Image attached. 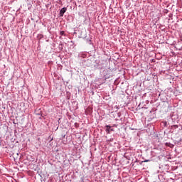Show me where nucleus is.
Returning <instances> with one entry per match:
<instances>
[{"mask_svg": "<svg viewBox=\"0 0 182 182\" xmlns=\"http://www.w3.org/2000/svg\"><path fill=\"white\" fill-rule=\"evenodd\" d=\"M149 161H150V160H145V161H142L141 163H149Z\"/></svg>", "mask_w": 182, "mask_h": 182, "instance_id": "obj_4", "label": "nucleus"}, {"mask_svg": "<svg viewBox=\"0 0 182 182\" xmlns=\"http://www.w3.org/2000/svg\"><path fill=\"white\" fill-rule=\"evenodd\" d=\"M60 35H65V31H60Z\"/></svg>", "mask_w": 182, "mask_h": 182, "instance_id": "obj_5", "label": "nucleus"}, {"mask_svg": "<svg viewBox=\"0 0 182 182\" xmlns=\"http://www.w3.org/2000/svg\"><path fill=\"white\" fill-rule=\"evenodd\" d=\"M66 11H67L66 7L61 9V10L60 11V16H63V15L65 14V12H66Z\"/></svg>", "mask_w": 182, "mask_h": 182, "instance_id": "obj_2", "label": "nucleus"}, {"mask_svg": "<svg viewBox=\"0 0 182 182\" xmlns=\"http://www.w3.org/2000/svg\"><path fill=\"white\" fill-rule=\"evenodd\" d=\"M36 114H42V111L41 110V109H36L35 111Z\"/></svg>", "mask_w": 182, "mask_h": 182, "instance_id": "obj_3", "label": "nucleus"}, {"mask_svg": "<svg viewBox=\"0 0 182 182\" xmlns=\"http://www.w3.org/2000/svg\"><path fill=\"white\" fill-rule=\"evenodd\" d=\"M105 127H106L105 132L108 134H110V132H114V129H113V127L110 125H107Z\"/></svg>", "mask_w": 182, "mask_h": 182, "instance_id": "obj_1", "label": "nucleus"}]
</instances>
